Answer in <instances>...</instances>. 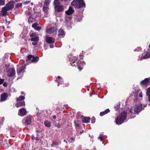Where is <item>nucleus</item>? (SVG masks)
Returning <instances> with one entry per match:
<instances>
[{"label": "nucleus", "mask_w": 150, "mask_h": 150, "mask_svg": "<svg viewBox=\"0 0 150 150\" xmlns=\"http://www.w3.org/2000/svg\"><path fill=\"white\" fill-rule=\"evenodd\" d=\"M15 2L13 1H11L8 2L5 6L2 8L1 13L3 16H6L8 14L7 11L12 9L14 6Z\"/></svg>", "instance_id": "nucleus-1"}, {"label": "nucleus", "mask_w": 150, "mask_h": 150, "mask_svg": "<svg viewBox=\"0 0 150 150\" xmlns=\"http://www.w3.org/2000/svg\"><path fill=\"white\" fill-rule=\"evenodd\" d=\"M127 113L125 111L122 112L121 114L116 118V123L117 124H121L126 119Z\"/></svg>", "instance_id": "nucleus-2"}, {"label": "nucleus", "mask_w": 150, "mask_h": 150, "mask_svg": "<svg viewBox=\"0 0 150 150\" xmlns=\"http://www.w3.org/2000/svg\"><path fill=\"white\" fill-rule=\"evenodd\" d=\"M71 4L76 8L78 9L85 7L86 5L83 0H74Z\"/></svg>", "instance_id": "nucleus-3"}, {"label": "nucleus", "mask_w": 150, "mask_h": 150, "mask_svg": "<svg viewBox=\"0 0 150 150\" xmlns=\"http://www.w3.org/2000/svg\"><path fill=\"white\" fill-rule=\"evenodd\" d=\"M83 64V62H82L81 61L79 60L77 61V58L74 57L73 59L71 61L70 64L73 67H78L79 70L81 71L83 68L81 67V64Z\"/></svg>", "instance_id": "nucleus-4"}, {"label": "nucleus", "mask_w": 150, "mask_h": 150, "mask_svg": "<svg viewBox=\"0 0 150 150\" xmlns=\"http://www.w3.org/2000/svg\"><path fill=\"white\" fill-rule=\"evenodd\" d=\"M142 105L137 104L134 105L130 109V112L132 114H138L142 110Z\"/></svg>", "instance_id": "nucleus-5"}, {"label": "nucleus", "mask_w": 150, "mask_h": 150, "mask_svg": "<svg viewBox=\"0 0 150 150\" xmlns=\"http://www.w3.org/2000/svg\"><path fill=\"white\" fill-rule=\"evenodd\" d=\"M28 58L26 61L29 60L31 62H37L39 60V57L37 56L34 57L31 55H29L27 57Z\"/></svg>", "instance_id": "nucleus-6"}, {"label": "nucleus", "mask_w": 150, "mask_h": 150, "mask_svg": "<svg viewBox=\"0 0 150 150\" xmlns=\"http://www.w3.org/2000/svg\"><path fill=\"white\" fill-rule=\"evenodd\" d=\"M54 8L55 12L59 13L64 11V7L62 5H57L54 6Z\"/></svg>", "instance_id": "nucleus-7"}, {"label": "nucleus", "mask_w": 150, "mask_h": 150, "mask_svg": "<svg viewBox=\"0 0 150 150\" xmlns=\"http://www.w3.org/2000/svg\"><path fill=\"white\" fill-rule=\"evenodd\" d=\"M45 37V41L47 43L49 44H53L54 43L55 39L54 38L49 37L48 35H46Z\"/></svg>", "instance_id": "nucleus-8"}, {"label": "nucleus", "mask_w": 150, "mask_h": 150, "mask_svg": "<svg viewBox=\"0 0 150 150\" xmlns=\"http://www.w3.org/2000/svg\"><path fill=\"white\" fill-rule=\"evenodd\" d=\"M41 13L38 12H35L32 15V17L35 21H38L40 20L41 16Z\"/></svg>", "instance_id": "nucleus-9"}, {"label": "nucleus", "mask_w": 150, "mask_h": 150, "mask_svg": "<svg viewBox=\"0 0 150 150\" xmlns=\"http://www.w3.org/2000/svg\"><path fill=\"white\" fill-rule=\"evenodd\" d=\"M16 74V71L13 68L10 69L7 72L8 76L9 77H13Z\"/></svg>", "instance_id": "nucleus-10"}, {"label": "nucleus", "mask_w": 150, "mask_h": 150, "mask_svg": "<svg viewBox=\"0 0 150 150\" xmlns=\"http://www.w3.org/2000/svg\"><path fill=\"white\" fill-rule=\"evenodd\" d=\"M39 40V37H37L31 38L30 39H29L28 40H31L32 41H33V42L32 43V44L33 45H35L37 44Z\"/></svg>", "instance_id": "nucleus-11"}, {"label": "nucleus", "mask_w": 150, "mask_h": 150, "mask_svg": "<svg viewBox=\"0 0 150 150\" xmlns=\"http://www.w3.org/2000/svg\"><path fill=\"white\" fill-rule=\"evenodd\" d=\"M140 60L143 59H146L150 57V51L149 52H145L142 54Z\"/></svg>", "instance_id": "nucleus-12"}, {"label": "nucleus", "mask_w": 150, "mask_h": 150, "mask_svg": "<svg viewBox=\"0 0 150 150\" xmlns=\"http://www.w3.org/2000/svg\"><path fill=\"white\" fill-rule=\"evenodd\" d=\"M27 114V112L26 110L24 108H22L19 111L18 115L21 116H23Z\"/></svg>", "instance_id": "nucleus-13"}, {"label": "nucleus", "mask_w": 150, "mask_h": 150, "mask_svg": "<svg viewBox=\"0 0 150 150\" xmlns=\"http://www.w3.org/2000/svg\"><path fill=\"white\" fill-rule=\"evenodd\" d=\"M25 67L24 66H21L18 69H17V72L18 75H20L22 73H23L25 71Z\"/></svg>", "instance_id": "nucleus-14"}, {"label": "nucleus", "mask_w": 150, "mask_h": 150, "mask_svg": "<svg viewBox=\"0 0 150 150\" xmlns=\"http://www.w3.org/2000/svg\"><path fill=\"white\" fill-rule=\"evenodd\" d=\"M8 97V94L6 93H4L2 94L0 96L1 101L2 102L6 100Z\"/></svg>", "instance_id": "nucleus-15"}, {"label": "nucleus", "mask_w": 150, "mask_h": 150, "mask_svg": "<svg viewBox=\"0 0 150 150\" xmlns=\"http://www.w3.org/2000/svg\"><path fill=\"white\" fill-rule=\"evenodd\" d=\"M15 104V106L18 108L19 107L24 106L25 105V102L24 101H17Z\"/></svg>", "instance_id": "nucleus-16"}, {"label": "nucleus", "mask_w": 150, "mask_h": 150, "mask_svg": "<svg viewBox=\"0 0 150 150\" xmlns=\"http://www.w3.org/2000/svg\"><path fill=\"white\" fill-rule=\"evenodd\" d=\"M56 30V28L54 26H52L46 29V32L49 33L54 32Z\"/></svg>", "instance_id": "nucleus-17"}, {"label": "nucleus", "mask_w": 150, "mask_h": 150, "mask_svg": "<svg viewBox=\"0 0 150 150\" xmlns=\"http://www.w3.org/2000/svg\"><path fill=\"white\" fill-rule=\"evenodd\" d=\"M74 11L72 7L69 6V9L65 11V13L68 15H70L72 14Z\"/></svg>", "instance_id": "nucleus-18"}, {"label": "nucleus", "mask_w": 150, "mask_h": 150, "mask_svg": "<svg viewBox=\"0 0 150 150\" xmlns=\"http://www.w3.org/2000/svg\"><path fill=\"white\" fill-rule=\"evenodd\" d=\"M150 81L148 78H145L144 80H142L140 83L142 85H145L149 84L150 83Z\"/></svg>", "instance_id": "nucleus-19"}, {"label": "nucleus", "mask_w": 150, "mask_h": 150, "mask_svg": "<svg viewBox=\"0 0 150 150\" xmlns=\"http://www.w3.org/2000/svg\"><path fill=\"white\" fill-rule=\"evenodd\" d=\"M65 35V33L64 31L62 29H59L58 31V36L59 37L62 36V37H64Z\"/></svg>", "instance_id": "nucleus-20"}, {"label": "nucleus", "mask_w": 150, "mask_h": 150, "mask_svg": "<svg viewBox=\"0 0 150 150\" xmlns=\"http://www.w3.org/2000/svg\"><path fill=\"white\" fill-rule=\"evenodd\" d=\"M31 122V117L30 116H27L25 122L26 125H28Z\"/></svg>", "instance_id": "nucleus-21"}, {"label": "nucleus", "mask_w": 150, "mask_h": 150, "mask_svg": "<svg viewBox=\"0 0 150 150\" xmlns=\"http://www.w3.org/2000/svg\"><path fill=\"white\" fill-rule=\"evenodd\" d=\"M90 120L91 118L90 117H85L82 119V122L85 123H88Z\"/></svg>", "instance_id": "nucleus-22"}, {"label": "nucleus", "mask_w": 150, "mask_h": 150, "mask_svg": "<svg viewBox=\"0 0 150 150\" xmlns=\"http://www.w3.org/2000/svg\"><path fill=\"white\" fill-rule=\"evenodd\" d=\"M110 110L108 108L106 109L105 111L101 112L100 113V116H103V115L108 114V112H110Z\"/></svg>", "instance_id": "nucleus-23"}, {"label": "nucleus", "mask_w": 150, "mask_h": 150, "mask_svg": "<svg viewBox=\"0 0 150 150\" xmlns=\"http://www.w3.org/2000/svg\"><path fill=\"white\" fill-rule=\"evenodd\" d=\"M146 94L148 96V101L150 102V87L147 89Z\"/></svg>", "instance_id": "nucleus-24"}, {"label": "nucleus", "mask_w": 150, "mask_h": 150, "mask_svg": "<svg viewBox=\"0 0 150 150\" xmlns=\"http://www.w3.org/2000/svg\"><path fill=\"white\" fill-rule=\"evenodd\" d=\"M25 97L23 96H19L18 98H17L16 101H22L25 99Z\"/></svg>", "instance_id": "nucleus-25"}, {"label": "nucleus", "mask_w": 150, "mask_h": 150, "mask_svg": "<svg viewBox=\"0 0 150 150\" xmlns=\"http://www.w3.org/2000/svg\"><path fill=\"white\" fill-rule=\"evenodd\" d=\"M44 124L46 127H49L51 126V122L47 121H45L44 122Z\"/></svg>", "instance_id": "nucleus-26"}, {"label": "nucleus", "mask_w": 150, "mask_h": 150, "mask_svg": "<svg viewBox=\"0 0 150 150\" xmlns=\"http://www.w3.org/2000/svg\"><path fill=\"white\" fill-rule=\"evenodd\" d=\"M59 144V143L56 141H53L52 144L50 145V146L51 147H53L55 146L56 145H58Z\"/></svg>", "instance_id": "nucleus-27"}, {"label": "nucleus", "mask_w": 150, "mask_h": 150, "mask_svg": "<svg viewBox=\"0 0 150 150\" xmlns=\"http://www.w3.org/2000/svg\"><path fill=\"white\" fill-rule=\"evenodd\" d=\"M22 4L21 3H18L15 5V8L19 9L21 7Z\"/></svg>", "instance_id": "nucleus-28"}, {"label": "nucleus", "mask_w": 150, "mask_h": 150, "mask_svg": "<svg viewBox=\"0 0 150 150\" xmlns=\"http://www.w3.org/2000/svg\"><path fill=\"white\" fill-rule=\"evenodd\" d=\"M60 2L59 0H54L53 4L55 6L60 5Z\"/></svg>", "instance_id": "nucleus-29"}, {"label": "nucleus", "mask_w": 150, "mask_h": 150, "mask_svg": "<svg viewBox=\"0 0 150 150\" xmlns=\"http://www.w3.org/2000/svg\"><path fill=\"white\" fill-rule=\"evenodd\" d=\"M30 37H31V38L39 37L38 36V34H36L35 33H33L32 34H30Z\"/></svg>", "instance_id": "nucleus-30"}, {"label": "nucleus", "mask_w": 150, "mask_h": 150, "mask_svg": "<svg viewBox=\"0 0 150 150\" xmlns=\"http://www.w3.org/2000/svg\"><path fill=\"white\" fill-rule=\"evenodd\" d=\"M72 18V16H71L65 17V21L67 22H69V20Z\"/></svg>", "instance_id": "nucleus-31"}, {"label": "nucleus", "mask_w": 150, "mask_h": 150, "mask_svg": "<svg viewBox=\"0 0 150 150\" xmlns=\"http://www.w3.org/2000/svg\"><path fill=\"white\" fill-rule=\"evenodd\" d=\"M49 10V7L48 6H44L43 7V11L45 13H47Z\"/></svg>", "instance_id": "nucleus-32"}, {"label": "nucleus", "mask_w": 150, "mask_h": 150, "mask_svg": "<svg viewBox=\"0 0 150 150\" xmlns=\"http://www.w3.org/2000/svg\"><path fill=\"white\" fill-rule=\"evenodd\" d=\"M50 3L49 0H45V2L43 3L44 6H47Z\"/></svg>", "instance_id": "nucleus-33"}, {"label": "nucleus", "mask_w": 150, "mask_h": 150, "mask_svg": "<svg viewBox=\"0 0 150 150\" xmlns=\"http://www.w3.org/2000/svg\"><path fill=\"white\" fill-rule=\"evenodd\" d=\"M34 20V18L33 19V17H32V16L29 17L28 20V21L29 23H31Z\"/></svg>", "instance_id": "nucleus-34"}, {"label": "nucleus", "mask_w": 150, "mask_h": 150, "mask_svg": "<svg viewBox=\"0 0 150 150\" xmlns=\"http://www.w3.org/2000/svg\"><path fill=\"white\" fill-rule=\"evenodd\" d=\"M6 0H0V6H3L5 5Z\"/></svg>", "instance_id": "nucleus-35"}, {"label": "nucleus", "mask_w": 150, "mask_h": 150, "mask_svg": "<svg viewBox=\"0 0 150 150\" xmlns=\"http://www.w3.org/2000/svg\"><path fill=\"white\" fill-rule=\"evenodd\" d=\"M96 121V119L95 117H92L91 118V122L93 124Z\"/></svg>", "instance_id": "nucleus-36"}, {"label": "nucleus", "mask_w": 150, "mask_h": 150, "mask_svg": "<svg viewBox=\"0 0 150 150\" xmlns=\"http://www.w3.org/2000/svg\"><path fill=\"white\" fill-rule=\"evenodd\" d=\"M38 25V24L35 23L32 24V26L33 28H34L35 29V28L37 27Z\"/></svg>", "instance_id": "nucleus-37"}, {"label": "nucleus", "mask_w": 150, "mask_h": 150, "mask_svg": "<svg viewBox=\"0 0 150 150\" xmlns=\"http://www.w3.org/2000/svg\"><path fill=\"white\" fill-rule=\"evenodd\" d=\"M55 126H57L58 128H60L61 127V125L59 123H55Z\"/></svg>", "instance_id": "nucleus-38"}, {"label": "nucleus", "mask_w": 150, "mask_h": 150, "mask_svg": "<svg viewBox=\"0 0 150 150\" xmlns=\"http://www.w3.org/2000/svg\"><path fill=\"white\" fill-rule=\"evenodd\" d=\"M4 79H1L0 78V85L4 83Z\"/></svg>", "instance_id": "nucleus-39"}, {"label": "nucleus", "mask_w": 150, "mask_h": 150, "mask_svg": "<svg viewBox=\"0 0 150 150\" xmlns=\"http://www.w3.org/2000/svg\"><path fill=\"white\" fill-rule=\"evenodd\" d=\"M42 28V27H41L37 26L36 28H35V29L36 30L39 31Z\"/></svg>", "instance_id": "nucleus-40"}, {"label": "nucleus", "mask_w": 150, "mask_h": 150, "mask_svg": "<svg viewBox=\"0 0 150 150\" xmlns=\"http://www.w3.org/2000/svg\"><path fill=\"white\" fill-rule=\"evenodd\" d=\"M7 85H8V83L6 82H4L3 83V86H4L6 87L7 86Z\"/></svg>", "instance_id": "nucleus-41"}, {"label": "nucleus", "mask_w": 150, "mask_h": 150, "mask_svg": "<svg viewBox=\"0 0 150 150\" xmlns=\"http://www.w3.org/2000/svg\"><path fill=\"white\" fill-rule=\"evenodd\" d=\"M30 1H26L24 2L23 4L24 5H26L28 4L29 3H30Z\"/></svg>", "instance_id": "nucleus-42"}, {"label": "nucleus", "mask_w": 150, "mask_h": 150, "mask_svg": "<svg viewBox=\"0 0 150 150\" xmlns=\"http://www.w3.org/2000/svg\"><path fill=\"white\" fill-rule=\"evenodd\" d=\"M35 138H36V137H35L33 135H32L31 136V139L32 140H35Z\"/></svg>", "instance_id": "nucleus-43"}, {"label": "nucleus", "mask_w": 150, "mask_h": 150, "mask_svg": "<svg viewBox=\"0 0 150 150\" xmlns=\"http://www.w3.org/2000/svg\"><path fill=\"white\" fill-rule=\"evenodd\" d=\"M70 139L73 142H74L75 141V139L74 138L72 137L70 138Z\"/></svg>", "instance_id": "nucleus-44"}, {"label": "nucleus", "mask_w": 150, "mask_h": 150, "mask_svg": "<svg viewBox=\"0 0 150 150\" xmlns=\"http://www.w3.org/2000/svg\"><path fill=\"white\" fill-rule=\"evenodd\" d=\"M139 96L140 98H142V92H141L139 95Z\"/></svg>", "instance_id": "nucleus-45"}, {"label": "nucleus", "mask_w": 150, "mask_h": 150, "mask_svg": "<svg viewBox=\"0 0 150 150\" xmlns=\"http://www.w3.org/2000/svg\"><path fill=\"white\" fill-rule=\"evenodd\" d=\"M50 47L51 48H52L54 47V46L53 44H50Z\"/></svg>", "instance_id": "nucleus-46"}, {"label": "nucleus", "mask_w": 150, "mask_h": 150, "mask_svg": "<svg viewBox=\"0 0 150 150\" xmlns=\"http://www.w3.org/2000/svg\"><path fill=\"white\" fill-rule=\"evenodd\" d=\"M38 136V135H37V136ZM35 140L37 141H38L39 140V138L37 137H36L35 139Z\"/></svg>", "instance_id": "nucleus-47"}, {"label": "nucleus", "mask_w": 150, "mask_h": 150, "mask_svg": "<svg viewBox=\"0 0 150 150\" xmlns=\"http://www.w3.org/2000/svg\"><path fill=\"white\" fill-rule=\"evenodd\" d=\"M74 123L75 125L76 126L79 127V125L78 124H76V121H74Z\"/></svg>", "instance_id": "nucleus-48"}, {"label": "nucleus", "mask_w": 150, "mask_h": 150, "mask_svg": "<svg viewBox=\"0 0 150 150\" xmlns=\"http://www.w3.org/2000/svg\"><path fill=\"white\" fill-rule=\"evenodd\" d=\"M138 91L137 90V92L136 93V94H135L134 95V96H135V97H137V96H138L137 93H138Z\"/></svg>", "instance_id": "nucleus-49"}, {"label": "nucleus", "mask_w": 150, "mask_h": 150, "mask_svg": "<svg viewBox=\"0 0 150 150\" xmlns=\"http://www.w3.org/2000/svg\"><path fill=\"white\" fill-rule=\"evenodd\" d=\"M98 139H100L101 141H102V138L101 137H98Z\"/></svg>", "instance_id": "nucleus-50"}, {"label": "nucleus", "mask_w": 150, "mask_h": 150, "mask_svg": "<svg viewBox=\"0 0 150 150\" xmlns=\"http://www.w3.org/2000/svg\"><path fill=\"white\" fill-rule=\"evenodd\" d=\"M61 78V77L60 76H58L57 77V79L56 80V81H58V80L57 79H59Z\"/></svg>", "instance_id": "nucleus-51"}, {"label": "nucleus", "mask_w": 150, "mask_h": 150, "mask_svg": "<svg viewBox=\"0 0 150 150\" xmlns=\"http://www.w3.org/2000/svg\"><path fill=\"white\" fill-rule=\"evenodd\" d=\"M53 118L54 119H55L56 118V117L55 115H54L53 116Z\"/></svg>", "instance_id": "nucleus-52"}, {"label": "nucleus", "mask_w": 150, "mask_h": 150, "mask_svg": "<svg viewBox=\"0 0 150 150\" xmlns=\"http://www.w3.org/2000/svg\"><path fill=\"white\" fill-rule=\"evenodd\" d=\"M27 14L28 15H30L31 14V13L30 12H28V13Z\"/></svg>", "instance_id": "nucleus-53"}, {"label": "nucleus", "mask_w": 150, "mask_h": 150, "mask_svg": "<svg viewBox=\"0 0 150 150\" xmlns=\"http://www.w3.org/2000/svg\"><path fill=\"white\" fill-rule=\"evenodd\" d=\"M64 142H65L67 144V141H66V140H64Z\"/></svg>", "instance_id": "nucleus-54"}, {"label": "nucleus", "mask_w": 150, "mask_h": 150, "mask_svg": "<svg viewBox=\"0 0 150 150\" xmlns=\"http://www.w3.org/2000/svg\"><path fill=\"white\" fill-rule=\"evenodd\" d=\"M36 132H40V131L39 130H36Z\"/></svg>", "instance_id": "nucleus-55"}, {"label": "nucleus", "mask_w": 150, "mask_h": 150, "mask_svg": "<svg viewBox=\"0 0 150 150\" xmlns=\"http://www.w3.org/2000/svg\"><path fill=\"white\" fill-rule=\"evenodd\" d=\"M69 85V84H68V83H67V84H66V85H65V86H67V87H68V86Z\"/></svg>", "instance_id": "nucleus-56"}, {"label": "nucleus", "mask_w": 150, "mask_h": 150, "mask_svg": "<svg viewBox=\"0 0 150 150\" xmlns=\"http://www.w3.org/2000/svg\"><path fill=\"white\" fill-rule=\"evenodd\" d=\"M21 94H22V95H24V92H22L21 93Z\"/></svg>", "instance_id": "nucleus-57"}, {"label": "nucleus", "mask_w": 150, "mask_h": 150, "mask_svg": "<svg viewBox=\"0 0 150 150\" xmlns=\"http://www.w3.org/2000/svg\"><path fill=\"white\" fill-rule=\"evenodd\" d=\"M63 1L65 2V1H69V0H63Z\"/></svg>", "instance_id": "nucleus-58"}, {"label": "nucleus", "mask_w": 150, "mask_h": 150, "mask_svg": "<svg viewBox=\"0 0 150 150\" xmlns=\"http://www.w3.org/2000/svg\"><path fill=\"white\" fill-rule=\"evenodd\" d=\"M31 4L32 6L33 5V3H31Z\"/></svg>", "instance_id": "nucleus-59"}, {"label": "nucleus", "mask_w": 150, "mask_h": 150, "mask_svg": "<svg viewBox=\"0 0 150 150\" xmlns=\"http://www.w3.org/2000/svg\"><path fill=\"white\" fill-rule=\"evenodd\" d=\"M82 132H83V131H82L81 132H80V134H82Z\"/></svg>", "instance_id": "nucleus-60"}, {"label": "nucleus", "mask_w": 150, "mask_h": 150, "mask_svg": "<svg viewBox=\"0 0 150 150\" xmlns=\"http://www.w3.org/2000/svg\"><path fill=\"white\" fill-rule=\"evenodd\" d=\"M149 48H150V44H149Z\"/></svg>", "instance_id": "nucleus-61"}, {"label": "nucleus", "mask_w": 150, "mask_h": 150, "mask_svg": "<svg viewBox=\"0 0 150 150\" xmlns=\"http://www.w3.org/2000/svg\"><path fill=\"white\" fill-rule=\"evenodd\" d=\"M59 84H58V86H59Z\"/></svg>", "instance_id": "nucleus-62"}]
</instances>
